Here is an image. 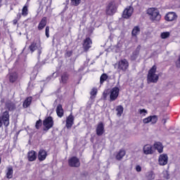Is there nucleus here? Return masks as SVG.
Here are the masks:
<instances>
[{
  "mask_svg": "<svg viewBox=\"0 0 180 180\" xmlns=\"http://www.w3.org/2000/svg\"><path fill=\"white\" fill-rule=\"evenodd\" d=\"M155 72H157V66L153 65L148 71L147 77L148 84H150L151 82L155 84L156 82H158L160 76L155 74Z\"/></svg>",
  "mask_w": 180,
  "mask_h": 180,
  "instance_id": "obj_1",
  "label": "nucleus"
},
{
  "mask_svg": "<svg viewBox=\"0 0 180 180\" xmlns=\"http://www.w3.org/2000/svg\"><path fill=\"white\" fill-rule=\"evenodd\" d=\"M147 13L150 15V19L153 22H160L161 20V14L160 11L156 8H150L147 11Z\"/></svg>",
  "mask_w": 180,
  "mask_h": 180,
  "instance_id": "obj_2",
  "label": "nucleus"
},
{
  "mask_svg": "<svg viewBox=\"0 0 180 180\" xmlns=\"http://www.w3.org/2000/svg\"><path fill=\"white\" fill-rule=\"evenodd\" d=\"M115 68L118 72H126L129 68V61L127 59H121L115 64Z\"/></svg>",
  "mask_w": 180,
  "mask_h": 180,
  "instance_id": "obj_3",
  "label": "nucleus"
},
{
  "mask_svg": "<svg viewBox=\"0 0 180 180\" xmlns=\"http://www.w3.org/2000/svg\"><path fill=\"white\" fill-rule=\"evenodd\" d=\"M120 89L119 87H113L110 91V102H113L117 99Z\"/></svg>",
  "mask_w": 180,
  "mask_h": 180,
  "instance_id": "obj_4",
  "label": "nucleus"
},
{
  "mask_svg": "<svg viewBox=\"0 0 180 180\" xmlns=\"http://www.w3.org/2000/svg\"><path fill=\"white\" fill-rule=\"evenodd\" d=\"M2 122L6 127L9 126V112H3L2 116L0 117V127H2Z\"/></svg>",
  "mask_w": 180,
  "mask_h": 180,
  "instance_id": "obj_5",
  "label": "nucleus"
},
{
  "mask_svg": "<svg viewBox=\"0 0 180 180\" xmlns=\"http://www.w3.org/2000/svg\"><path fill=\"white\" fill-rule=\"evenodd\" d=\"M43 124L44 126V130L45 131H47L54 126V121H53V117H48L46 119H45L43 122Z\"/></svg>",
  "mask_w": 180,
  "mask_h": 180,
  "instance_id": "obj_6",
  "label": "nucleus"
},
{
  "mask_svg": "<svg viewBox=\"0 0 180 180\" xmlns=\"http://www.w3.org/2000/svg\"><path fill=\"white\" fill-rule=\"evenodd\" d=\"M133 12H134V8L131 6H127L122 13V18L124 19H129L131 18V15H133Z\"/></svg>",
  "mask_w": 180,
  "mask_h": 180,
  "instance_id": "obj_7",
  "label": "nucleus"
},
{
  "mask_svg": "<svg viewBox=\"0 0 180 180\" xmlns=\"http://www.w3.org/2000/svg\"><path fill=\"white\" fill-rule=\"evenodd\" d=\"M158 164L161 167H164L168 164V155L163 153L160 155L158 158Z\"/></svg>",
  "mask_w": 180,
  "mask_h": 180,
  "instance_id": "obj_8",
  "label": "nucleus"
},
{
  "mask_svg": "<svg viewBox=\"0 0 180 180\" xmlns=\"http://www.w3.org/2000/svg\"><path fill=\"white\" fill-rule=\"evenodd\" d=\"M158 121V117L157 115L149 116L143 120V123L147 124L148 123H152V124H155Z\"/></svg>",
  "mask_w": 180,
  "mask_h": 180,
  "instance_id": "obj_9",
  "label": "nucleus"
},
{
  "mask_svg": "<svg viewBox=\"0 0 180 180\" xmlns=\"http://www.w3.org/2000/svg\"><path fill=\"white\" fill-rule=\"evenodd\" d=\"M68 164L70 167L78 168V167L80 165L79 159H78L77 157H72L70 159H69Z\"/></svg>",
  "mask_w": 180,
  "mask_h": 180,
  "instance_id": "obj_10",
  "label": "nucleus"
},
{
  "mask_svg": "<svg viewBox=\"0 0 180 180\" xmlns=\"http://www.w3.org/2000/svg\"><path fill=\"white\" fill-rule=\"evenodd\" d=\"M106 13L107 15H113L114 13H116V6L114 5L113 2L108 4L106 8Z\"/></svg>",
  "mask_w": 180,
  "mask_h": 180,
  "instance_id": "obj_11",
  "label": "nucleus"
},
{
  "mask_svg": "<svg viewBox=\"0 0 180 180\" xmlns=\"http://www.w3.org/2000/svg\"><path fill=\"white\" fill-rule=\"evenodd\" d=\"M30 51L33 53V51H35V50H37L39 56L41 54V46H40V44H36L33 42L29 47Z\"/></svg>",
  "mask_w": 180,
  "mask_h": 180,
  "instance_id": "obj_12",
  "label": "nucleus"
},
{
  "mask_svg": "<svg viewBox=\"0 0 180 180\" xmlns=\"http://www.w3.org/2000/svg\"><path fill=\"white\" fill-rule=\"evenodd\" d=\"M7 78L9 80V82H11V84H13L16 82V81H18V73L16 72H10L7 75Z\"/></svg>",
  "mask_w": 180,
  "mask_h": 180,
  "instance_id": "obj_13",
  "label": "nucleus"
},
{
  "mask_svg": "<svg viewBox=\"0 0 180 180\" xmlns=\"http://www.w3.org/2000/svg\"><path fill=\"white\" fill-rule=\"evenodd\" d=\"M91 46H92V40L91 39V38L89 37L86 38L83 44V49L84 51H88V50L91 49Z\"/></svg>",
  "mask_w": 180,
  "mask_h": 180,
  "instance_id": "obj_14",
  "label": "nucleus"
},
{
  "mask_svg": "<svg viewBox=\"0 0 180 180\" xmlns=\"http://www.w3.org/2000/svg\"><path fill=\"white\" fill-rule=\"evenodd\" d=\"M96 133L97 136H102L103 133H105V125H103V122L98 124L96 129Z\"/></svg>",
  "mask_w": 180,
  "mask_h": 180,
  "instance_id": "obj_15",
  "label": "nucleus"
},
{
  "mask_svg": "<svg viewBox=\"0 0 180 180\" xmlns=\"http://www.w3.org/2000/svg\"><path fill=\"white\" fill-rule=\"evenodd\" d=\"M74 116L72 115V112L66 118V127L67 129H71L72 127V124H74Z\"/></svg>",
  "mask_w": 180,
  "mask_h": 180,
  "instance_id": "obj_16",
  "label": "nucleus"
},
{
  "mask_svg": "<svg viewBox=\"0 0 180 180\" xmlns=\"http://www.w3.org/2000/svg\"><path fill=\"white\" fill-rule=\"evenodd\" d=\"M176 18H177L176 13H175L174 12H169L167 14H166L165 19L167 22H172V21L175 20V19H176Z\"/></svg>",
  "mask_w": 180,
  "mask_h": 180,
  "instance_id": "obj_17",
  "label": "nucleus"
},
{
  "mask_svg": "<svg viewBox=\"0 0 180 180\" xmlns=\"http://www.w3.org/2000/svg\"><path fill=\"white\" fill-rule=\"evenodd\" d=\"M27 158L28 161H36V158H37V153L34 150H31L27 153Z\"/></svg>",
  "mask_w": 180,
  "mask_h": 180,
  "instance_id": "obj_18",
  "label": "nucleus"
},
{
  "mask_svg": "<svg viewBox=\"0 0 180 180\" xmlns=\"http://www.w3.org/2000/svg\"><path fill=\"white\" fill-rule=\"evenodd\" d=\"M140 34V27L135 26L131 31L132 39L137 40V35Z\"/></svg>",
  "mask_w": 180,
  "mask_h": 180,
  "instance_id": "obj_19",
  "label": "nucleus"
},
{
  "mask_svg": "<svg viewBox=\"0 0 180 180\" xmlns=\"http://www.w3.org/2000/svg\"><path fill=\"white\" fill-rule=\"evenodd\" d=\"M141 49V46L139 45L136 50L132 53L131 55V60L132 61H134L138 57H139V53H140V49Z\"/></svg>",
  "mask_w": 180,
  "mask_h": 180,
  "instance_id": "obj_20",
  "label": "nucleus"
},
{
  "mask_svg": "<svg viewBox=\"0 0 180 180\" xmlns=\"http://www.w3.org/2000/svg\"><path fill=\"white\" fill-rule=\"evenodd\" d=\"M47 157V152L46 150L41 149L38 154V160L39 161H44Z\"/></svg>",
  "mask_w": 180,
  "mask_h": 180,
  "instance_id": "obj_21",
  "label": "nucleus"
},
{
  "mask_svg": "<svg viewBox=\"0 0 180 180\" xmlns=\"http://www.w3.org/2000/svg\"><path fill=\"white\" fill-rule=\"evenodd\" d=\"M46 25H47V18L44 17L38 25V30H43L46 27Z\"/></svg>",
  "mask_w": 180,
  "mask_h": 180,
  "instance_id": "obj_22",
  "label": "nucleus"
},
{
  "mask_svg": "<svg viewBox=\"0 0 180 180\" xmlns=\"http://www.w3.org/2000/svg\"><path fill=\"white\" fill-rule=\"evenodd\" d=\"M6 176L8 179H12L13 178V168L12 166L7 167Z\"/></svg>",
  "mask_w": 180,
  "mask_h": 180,
  "instance_id": "obj_23",
  "label": "nucleus"
},
{
  "mask_svg": "<svg viewBox=\"0 0 180 180\" xmlns=\"http://www.w3.org/2000/svg\"><path fill=\"white\" fill-rule=\"evenodd\" d=\"M143 153L146 155H148V154H153V146L151 145H145L143 146Z\"/></svg>",
  "mask_w": 180,
  "mask_h": 180,
  "instance_id": "obj_24",
  "label": "nucleus"
},
{
  "mask_svg": "<svg viewBox=\"0 0 180 180\" xmlns=\"http://www.w3.org/2000/svg\"><path fill=\"white\" fill-rule=\"evenodd\" d=\"M154 148L158 151V153H160V154L164 151V146L160 142L155 143Z\"/></svg>",
  "mask_w": 180,
  "mask_h": 180,
  "instance_id": "obj_25",
  "label": "nucleus"
},
{
  "mask_svg": "<svg viewBox=\"0 0 180 180\" xmlns=\"http://www.w3.org/2000/svg\"><path fill=\"white\" fill-rule=\"evenodd\" d=\"M56 113L58 117H63V116H64V110H63V105H61V104L58 105L56 108Z\"/></svg>",
  "mask_w": 180,
  "mask_h": 180,
  "instance_id": "obj_26",
  "label": "nucleus"
},
{
  "mask_svg": "<svg viewBox=\"0 0 180 180\" xmlns=\"http://www.w3.org/2000/svg\"><path fill=\"white\" fill-rule=\"evenodd\" d=\"M29 3L27 2L22 9V15L27 16L29 15Z\"/></svg>",
  "mask_w": 180,
  "mask_h": 180,
  "instance_id": "obj_27",
  "label": "nucleus"
},
{
  "mask_svg": "<svg viewBox=\"0 0 180 180\" xmlns=\"http://www.w3.org/2000/svg\"><path fill=\"white\" fill-rule=\"evenodd\" d=\"M69 75L67 72L63 73L61 75V79L60 80V82L62 84H67V81H68Z\"/></svg>",
  "mask_w": 180,
  "mask_h": 180,
  "instance_id": "obj_28",
  "label": "nucleus"
},
{
  "mask_svg": "<svg viewBox=\"0 0 180 180\" xmlns=\"http://www.w3.org/2000/svg\"><path fill=\"white\" fill-rule=\"evenodd\" d=\"M115 110L117 112V116H118V117H120V116L123 115V111L124 110V108L122 105H117Z\"/></svg>",
  "mask_w": 180,
  "mask_h": 180,
  "instance_id": "obj_29",
  "label": "nucleus"
},
{
  "mask_svg": "<svg viewBox=\"0 0 180 180\" xmlns=\"http://www.w3.org/2000/svg\"><path fill=\"white\" fill-rule=\"evenodd\" d=\"M126 155V151L123 149L120 150L116 155V159L118 160H122Z\"/></svg>",
  "mask_w": 180,
  "mask_h": 180,
  "instance_id": "obj_30",
  "label": "nucleus"
},
{
  "mask_svg": "<svg viewBox=\"0 0 180 180\" xmlns=\"http://www.w3.org/2000/svg\"><path fill=\"white\" fill-rule=\"evenodd\" d=\"M32 97H28V98H27L25 100V101H24V103H23V104H22L23 108H29V106H30V105H31V103H32Z\"/></svg>",
  "mask_w": 180,
  "mask_h": 180,
  "instance_id": "obj_31",
  "label": "nucleus"
},
{
  "mask_svg": "<svg viewBox=\"0 0 180 180\" xmlns=\"http://www.w3.org/2000/svg\"><path fill=\"white\" fill-rule=\"evenodd\" d=\"M15 103L12 101H7L6 103V108L8 109V110H13L15 109Z\"/></svg>",
  "mask_w": 180,
  "mask_h": 180,
  "instance_id": "obj_32",
  "label": "nucleus"
},
{
  "mask_svg": "<svg viewBox=\"0 0 180 180\" xmlns=\"http://www.w3.org/2000/svg\"><path fill=\"white\" fill-rule=\"evenodd\" d=\"M146 178L148 180H153L155 178V174H154V172L150 171L146 173Z\"/></svg>",
  "mask_w": 180,
  "mask_h": 180,
  "instance_id": "obj_33",
  "label": "nucleus"
},
{
  "mask_svg": "<svg viewBox=\"0 0 180 180\" xmlns=\"http://www.w3.org/2000/svg\"><path fill=\"white\" fill-rule=\"evenodd\" d=\"M169 36H171V33H169V32H162L160 34L161 39H168Z\"/></svg>",
  "mask_w": 180,
  "mask_h": 180,
  "instance_id": "obj_34",
  "label": "nucleus"
},
{
  "mask_svg": "<svg viewBox=\"0 0 180 180\" xmlns=\"http://www.w3.org/2000/svg\"><path fill=\"white\" fill-rule=\"evenodd\" d=\"M96 94H98V89H92V90L90 92L91 99H94L95 96H96Z\"/></svg>",
  "mask_w": 180,
  "mask_h": 180,
  "instance_id": "obj_35",
  "label": "nucleus"
},
{
  "mask_svg": "<svg viewBox=\"0 0 180 180\" xmlns=\"http://www.w3.org/2000/svg\"><path fill=\"white\" fill-rule=\"evenodd\" d=\"M108 79V75L106 74H103L100 77V82L101 84H103L105 81Z\"/></svg>",
  "mask_w": 180,
  "mask_h": 180,
  "instance_id": "obj_36",
  "label": "nucleus"
},
{
  "mask_svg": "<svg viewBox=\"0 0 180 180\" xmlns=\"http://www.w3.org/2000/svg\"><path fill=\"white\" fill-rule=\"evenodd\" d=\"M139 115H141V116L142 117H144V116H146L147 115L148 112H147V110H146V109H139Z\"/></svg>",
  "mask_w": 180,
  "mask_h": 180,
  "instance_id": "obj_37",
  "label": "nucleus"
},
{
  "mask_svg": "<svg viewBox=\"0 0 180 180\" xmlns=\"http://www.w3.org/2000/svg\"><path fill=\"white\" fill-rule=\"evenodd\" d=\"M70 4L73 6H78L81 4V0H70Z\"/></svg>",
  "mask_w": 180,
  "mask_h": 180,
  "instance_id": "obj_38",
  "label": "nucleus"
},
{
  "mask_svg": "<svg viewBox=\"0 0 180 180\" xmlns=\"http://www.w3.org/2000/svg\"><path fill=\"white\" fill-rule=\"evenodd\" d=\"M50 27L46 26V29H45V34L46 37H47V39H49V37H50Z\"/></svg>",
  "mask_w": 180,
  "mask_h": 180,
  "instance_id": "obj_39",
  "label": "nucleus"
},
{
  "mask_svg": "<svg viewBox=\"0 0 180 180\" xmlns=\"http://www.w3.org/2000/svg\"><path fill=\"white\" fill-rule=\"evenodd\" d=\"M41 127V120H39L36 122L35 127L36 129H40Z\"/></svg>",
  "mask_w": 180,
  "mask_h": 180,
  "instance_id": "obj_40",
  "label": "nucleus"
},
{
  "mask_svg": "<svg viewBox=\"0 0 180 180\" xmlns=\"http://www.w3.org/2000/svg\"><path fill=\"white\" fill-rule=\"evenodd\" d=\"M108 90L104 91L103 94V99L106 100V98H108Z\"/></svg>",
  "mask_w": 180,
  "mask_h": 180,
  "instance_id": "obj_41",
  "label": "nucleus"
},
{
  "mask_svg": "<svg viewBox=\"0 0 180 180\" xmlns=\"http://www.w3.org/2000/svg\"><path fill=\"white\" fill-rule=\"evenodd\" d=\"M71 56H72V51H70L66 52L65 57H71Z\"/></svg>",
  "mask_w": 180,
  "mask_h": 180,
  "instance_id": "obj_42",
  "label": "nucleus"
},
{
  "mask_svg": "<svg viewBox=\"0 0 180 180\" xmlns=\"http://www.w3.org/2000/svg\"><path fill=\"white\" fill-rule=\"evenodd\" d=\"M136 170L137 171V172H141V167L140 165H137L136 167Z\"/></svg>",
  "mask_w": 180,
  "mask_h": 180,
  "instance_id": "obj_43",
  "label": "nucleus"
},
{
  "mask_svg": "<svg viewBox=\"0 0 180 180\" xmlns=\"http://www.w3.org/2000/svg\"><path fill=\"white\" fill-rule=\"evenodd\" d=\"M18 23V20H13V25H16Z\"/></svg>",
  "mask_w": 180,
  "mask_h": 180,
  "instance_id": "obj_44",
  "label": "nucleus"
},
{
  "mask_svg": "<svg viewBox=\"0 0 180 180\" xmlns=\"http://www.w3.org/2000/svg\"><path fill=\"white\" fill-rule=\"evenodd\" d=\"M162 122L163 123V124H165V123H167V119H163L162 120Z\"/></svg>",
  "mask_w": 180,
  "mask_h": 180,
  "instance_id": "obj_45",
  "label": "nucleus"
},
{
  "mask_svg": "<svg viewBox=\"0 0 180 180\" xmlns=\"http://www.w3.org/2000/svg\"><path fill=\"white\" fill-rule=\"evenodd\" d=\"M2 6V0H0V8Z\"/></svg>",
  "mask_w": 180,
  "mask_h": 180,
  "instance_id": "obj_46",
  "label": "nucleus"
},
{
  "mask_svg": "<svg viewBox=\"0 0 180 180\" xmlns=\"http://www.w3.org/2000/svg\"><path fill=\"white\" fill-rule=\"evenodd\" d=\"M166 179H169V176H167L166 177Z\"/></svg>",
  "mask_w": 180,
  "mask_h": 180,
  "instance_id": "obj_47",
  "label": "nucleus"
},
{
  "mask_svg": "<svg viewBox=\"0 0 180 180\" xmlns=\"http://www.w3.org/2000/svg\"><path fill=\"white\" fill-rule=\"evenodd\" d=\"M1 159L0 158V164H1Z\"/></svg>",
  "mask_w": 180,
  "mask_h": 180,
  "instance_id": "obj_48",
  "label": "nucleus"
},
{
  "mask_svg": "<svg viewBox=\"0 0 180 180\" xmlns=\"http://www.w3.org/2000/svg\"><path fill=\"white\" fill-rule=\"evenodd\" d=\"M30 1V0H27V1Z\"/></svg>",
  "mask_w": 180,
  "mask_h": 180,
  "instance_id": "obj_49",
  "label": "nucleus"
}]
</instances>
